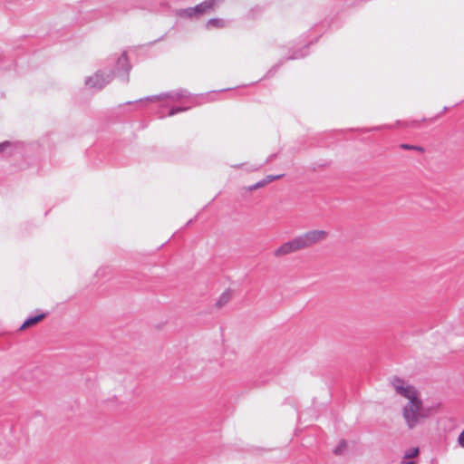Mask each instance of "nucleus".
<instances>
[{
	"instance_id": "nucleus-5",
	"label": "nucleus",
	"mask_w": 464,
	"mask_h": 464,
	"mask_svg": "<svg viewBox=\"0 0 464 464\" xmlns=\"http://www.w3.org/2000/svg\"><path fill=\"white\" fill-rule=\"evenodd\" d=\"M395 391L401 396L410 400L411 397L417 395L416 390L412 386H404V382L399 378H395L393 382Z\"/></svg>"
},
{
	"instance_id": "nucleus-17",
	"label": "nucleus",
	"mask_w": 464,
	"mask_h": 464,
	"mask_svg": "<svg viewBox=\"0 0 464 464\" xmlns=\"http://www.w3.org/2000/svg\"><path fill=\"white\" fill-rule=\"evenodd\" d=\"M265 186H266V182L262 179V180H260V181H258V182H256V183H255V184H253V185L249 186V187L247 188V189H248L249 191H253V190H256V189H257V188H263V187H265Z\"/></svg>"
},
{
	"instance_id": "nucleus-16",
	"label": "nucleus",
	"mask_w": 464,
	"mask_h": 464,
	"mask_svg": "<svg viewBox=\"0 0 464 464\" xmlns=\"http://www.w3.org/2000/svg\"><path fill=\"white\" fill-rule=\"evenodd\" d=\"M284 175L283 174H280V175H267L266 178L263 179V180L266 182V185L276 180V179H278L280 178H282Z\"/></svg>"
},
{
	"instance_id": "nucleus-7",
	"label": "nucleus",
	"mask_w": 464,
	"mask_h": 464,
	"mask_svg": "<svg viewBox=\"0 0 464 464\" xmlns=\"http://www.w3.org/2000/svg\"><path fill=\"white\" fill-rule=\"evenodd\" d=\"M45 317V314L42 313L37 315H33L25 319L24 324L20 326V330H24L25 328L31 327L37 323H39L41 320H43Z\"/></svg>"
},
{
	"instance_id": "nucleus-19",
	"label": "nucleus",
	"mask_w": 464,
	"mask_h": 464,
	"mask_svg": "<svg viewBox=\"0 0 464 464\" xmlns=\"http://www.w3.org/2000/svg\"><path fill=\"white\" fill-rule=\"evenodd\" d=\"M306 53H303V52H295L291 56H289L287 59L288 60H294V59H299V58H303L304 56H305Z\"/></svg>"
},
{
	"instance_id": "nucleus-4",
	"label": "nucleus",
	"mask_w": 464,
	"mask_h": 464,
	"mask_svg": "<svg viewBox=\"0 0 464 464\" xmlns=\"http://www.w3.org/2000/svg\"><path fill=\"white\" fill-rule=\"evenodd\" d=\"M221 2L222 0H206L194 6L193 11L197 17H199L210 14Z\"/></svg>"
},
{
	"instance_id": "nucleus-10",
	"label": "nucleus",
	"mask_w": 464,
	"mask_h": 464,
	"mask_svg": "<svg viewBox=\"0 0 464 464\" xmlns=\"http://www.w3.org/2000/svg\"><path fill=\"white\" fill-rule=\"evenodd\" d=\"M347 449V441L344 440H340L338 445L334 448V453L335 455H342Z\"/></svg>"
},
{
	"instance_id": "nucleus-11",
	"label": "nucleus",
	"mask_w": 464,
	"mask_h": 464,
	"mask_svg": "<svg viewBox=\"0 0 464 464\" xmlns=\"http://www.w3.org/2000/svg\"><path fill=\"white\" fill-rule=\"evenodd\" d=\"M179 16L186 18L197 17L195 12L193 11V7H188L185 9H181L179 12Z\"/></svg>"
},
{
	"instance_id": "nucleus-14",
	"label": "nucleus",
	"mask_w": 464,
	"mask_h": 464,
	"mask_svg": "<svg viewBox=\"0 0 464 464\" xmlns=\"http://www.w3.org/2000/svg\"><path fill=\"white\" fill-rule=\"evenodd\" d=\"M401 148L403 150H418L420 152H422L424 150L423 148L420 146L410 145V144H406V143L401 144Z\"/></svg>"
},
{
	"instance_id": "nucleus-22",
	"label": "nucleus",
	"mask_w": 464,
	"mask_h": 464,
	"mask_svg": "<svg viewBox=\"0 0 464 464\" xmlns=\"http://www.w3.org/2000/svg\"><path fill=\"white\" fill-rule=\"evenodd\" d=\"M276 157V154H272L270 155L267 160H266V163L270 162L274 158Z\"/></svg>"
},
{
	"instance_id": "nucleus-20",
	"label": "nucleus",
	"mask_w": 464,
	"mask_h": 464,
	"mask_svg": "<svg viewBox=\"0 0 464 464\" xmlns=\"http://www.w3.org/2000/svg\"><path fill=\"white\" fill-rule=\"evenodd\" d=\"M458 442L462 448H464V430L459 435Z\"/></svg>"
},
{
	"instance_id": "nucleus-2",
	"label": "nucleus",
	"mask_w": 464,
	"mask_h": 464,
	"mask_svg": "<svg viewBox=\"0 0 464 464\" xmlns=\"http://www.w3.org/2000/svg\"><path fill=\"white\" fill-rule=\"evenodd\" d=\"M326 236L327 233L324 230L307 231L281 245L277 249L275 250L274 255L276 257H280L302 249L308 248L313 245L324 240Z\"/></svg>"
},
{
	"instance_id": "nucleus-8",
	"label": "nucleus",
	"mask_w": 464,
	"mask_h": 464,
	"mask_svg": "<svg viewBox=\"0 0 464 464\" xmlns=\"http://www.w3.org/2000/svg\"><path fill=\"white\" fill-rule=\"evenodd\" d=\"M226 25V21L221 18H211L206 23V27L208 29H210L212 27L224 28Z\"/></svg>"
},
{
	"instance_id": "nucleus-12",
	"label": "nucleus",
	"mask_w": 464,
	"mask_h": 464,
	"mask_svg": "<svg viewBox=\"0 0 464 464\" xmlns=\"http://www.w3.org/2000/svg\"><path fill=\"white\" fill-rule=\"evenodd\" d=\"M189 109V107H182V106H176L169 109L168 115L173 116L177 113L186 111Z\"/></svg>"
},
{
	"instance_id": "nucleus-3",
	"label": "nucleus",
	"mask_w": 464,
	"mask_h": 464,
	"mask_svg": "<svg viewBox=\"0 0 464 464\" xmlns=\"http://www.w3.org/2000/svg\"><path fill=\"white\" fill-rule=\"evenodd\" d=\"M433 411V407H424L421 400L416 395L403 407L402 415L408 428L411 430L429 418Z\"/></svg>"
},
{
	"instance_id": "nucleus-13",
	"label": "nucleus",
	"mask_w": 464,
	"mask_h": 464,
	"mask_svg": "<svg viewBox=\"0 0 464 464\" xmlns=\"http://www.w3.org/2000/svg\"><path fill=\"white\" fill-rule=\"evenodd\" d=\"M420 450H419V448H411L408 450L405 451L404 453V458L405 459H412V458H415L416 456H418Z\"/></svg>"
},
{
	"instance_id": "nucleus-18",
	"label": "nucleus",
	"mask_w": 464,
	"mask_h": 464,
	"mask_svg": "<svg viewBox=\"0 0 464 464\" xmlns=\"http://www.w3.org/2000/svg\"><path fill=\"white\" fill-rule=\"evenodd\" d=\"M117 8L119 11L127 12L128 10L133 8V6L130 5H128L126 2H123V3L118 4Z\"/></svg>"
},
{
	"instance_id": "nucleus-6",
	"label": "nucleus",
	"mask_w": 464,
	"mask_h": 464,
	"mask_svg": "<svg viewBox=\"0 0 464 464\" xmlns=\"http://www.w3.org/2000/svg\"><path fill=\"white\" fill-rule=\"evenodd\" d=\"M189 95H190V93L187 90L181 89V90H179V91L166 92V93H163V94L159 95V96L147 97L146 100L152 101V100L169 98V99H170L173 102H178V101H179L182 98L188 97Z\"/></svg>"
},
{
	"instance_id": "nucleus-9",
	"label": "nucleus",
	"mask_w": 464,
	"mask_h": 464,
	"mask_svg": "<svg viewBox=\"0 0 464 464\" xmlns=\"http://www.w3.org/2000/svg\"><path fill=\"white\" fill-rule=\"evenodd\" d=\"M230 298H231L230 292L229 291L224 292L218 299V301L216 303V306L218 308H221L222 306H224L225 304H227L228 303Z\"/></svg>"
},
{
	"instance_id": "nucleus-1",
	"label": "nucleus",
	"mask_w": 464,
	"mask_h": 464,
	"mask_svg": "<svg viewBox=\"0 0 464 464\" xmlns=\"http://www.w3.org/2000/svg\"><path fill=\"white\" fill-rule=\"evenodd\" d=\"M110 60L114 63L113 69L106 74L102 71H98L94 75L86 78V86L90 89L101 90L111 82L113 77L120 78L124 83L129 82V73L131 69V65L129 62L127 53L123 52L121 55L115 54L111 56Z\"/></svg>"
},
{
	"instance_id": "nucleus-21",
	"label": "nucleus",
	"mask_w": 464,
	"mask_h": 464,
	"mask_svg": "<svg viewBox=\"0 0 464 464\" xmlns=\"http://www.w3.org/2000/svg\"><path fill=\"white\" fill-rule=\"evenodd\" d=\"M278 66H279V65H276V66H274L271 70H269L268 74H270V73H272V72H275L277 70Z\"/></svg>"
},
{
	"instance_id": "nucleus-23",
	"label": "nucleus",
	"mask_w": 464,
	"mask_h": 464,
	"mask_svg": "<svg viewBox=\"0 0 464 464\" xmlns=\"http://www.w3.org/2000/svg\"><path fill=\"white\" fill-rule=\"evenodd\" d=\"M404 464H417V463L414 460H409V461L404 462Z\"/></svg>"
},
{
	"instance_id": "nucleus-15",
	"label": "nucleus",
	"mask_w": 464,
	"mask_h": 464,
	"mask_svg": "<svg viewBox=\"0 0 464 464\" xmlns=\"http://www.w3.org/2000/svg\"><path fill=\"white\" fill-rule=\"evenodd\" d=\"M14 147V144L10 141H4L0 143V153L4 152L5 150L9 149L10 150Z\"/></svg>"
}]
</instances>
